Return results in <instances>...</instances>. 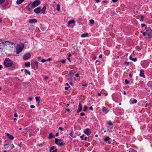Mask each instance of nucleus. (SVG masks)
Listing matches in <instances>:
<instances>
[{
  "mask_svg": "<svg viewBox=\"0 0 152 152\" xmlns=\"http://www.w3.org/2000/svg\"><path fill=\"white\" fill-rule=\"evenodd\" d=\"M67 59L70 62H71V59H70V58H67Z\"/></svg>",
  "mask_w": 152,
  "mask_h": 152,
  "instance_id": "obj_56",
  "label": "nucleus"
},
{
  "mask_svg": "<svg viewBox=\"0 0 152 152\" xmlns=\"http://www.w3.org/2000/svg\"><path fill=\"white\" fill-rule=\"evenodd\" d=\"M47 61V60H45V59H42V60H41V62H43V63H44V62H45L46 61Z\"/></svg>",
  "mask_w": 152,
  "mask_h": 152,
  "instance_id": "obj_47",
  "label": "nucleus"
},
{
  "mask_svg": "<svg viewBox=\"0 0 152 152\" xmlns=\"http://www.w3.org/2000/svg\"><path fill=\"white\" fill-rule=\"evenodd\" d=\"M118 0H112V1L113 2L115 3Z\"/></svg>",
  "mask_w": 152,
  "mask_h": 152,
  "instance_id": "obj_52",
  "label": "nucleus"
},
{
  "mask_svg": "<svg viewBox=\"0 0 152 152\" xmlns=\"http://www.w3.org/2000/svg\"><path fill=\"white\" fill-rule=\"evenodd\" d=\"M55 149H56V148L54 146H53L50 148V151H52Z\"/></svg>",
  "mask_w": 152,
  "mask_h": 152,
  "instance_id": "obj_28",
  "label": "nucleus"
},
{
  "mask_svg": "<svg viewBox=\"0 0 152 152\" xmlns=\"http://www.w3.org/2000/svg\"><path fill=\"white\" fill-rule=\"evenodd\" d=\"M66 110H67L68 111V112H69L70 111V110L69 109H68V108H66Z\"/></svg>",
  "mask_w": 152,
  "mask_h": 152,
  "instance_id": "obj_59",
  "label": "nucleus"
},
{
  "mask_svg": "<svg viewBox=\"0 0 152 152\" xmlns=\"http://www.w3.org/2000/svg\"><path fill=\"white\" fill-rule=\"evenodd\" d=\"M84 135L83 134L82 135H81L80 136V137L82 140H83L84 139Z\"/></svg>",
  "mask_w": 152,
  "mask_h": 152,
  "instance_id": "obj_40",
  "label": "nucleus"
},
{
  "mask_svg": "<svg viewBox=\"0 0 152 152\" xmlns=\"http://www.w3.org/2000/svg\"><path fill=\"white\" fill-rule=\"evenodd\" d=\"M72 132H73V131L72 130L71 131V133H70V135L72 137H73V134H72Z\"/></svg>",
  "mask_w": 152,
  "mask_h": 152,
  "instance_id": "obj_46",
  "label": "nucleus"
},
{
  "mask_svg": "<svg viewBox=\"0 0 152 152\" xmlns=\"http://www.w3.org/2000/svg\"><path fill=\"white\" fill-rule=\"evenodd\" d=\"M6 42L5 44H6V45H10V44L11 45H12V46H10V47L11 48H13L14 47H15V45L12 42H10L8 41H6V42Z\"/></svg>",
  "mask_w": 152,
  "mask_h": 152,
  "instance_id": "obj_9",
  "label": "nucleus"
},
{
  "mask_svg": "<svg viewBox=\"0 0 152 152\" xmlns=\"http://www.w3.org/2000/svg\"><path fill=\"white\" fill-rule=\"evenodd\" d=\"M145 26V24L144 23H142L141 24V26H142V27H144Z\"/></svg>",
  "mask_w": 152,
  "mask_h": 152,
  "instance_id": "obj_50",
  "label": "nucleus"
},
{
  "mask_svg": "<svg viewBox=\"0 0 152 152\" xmlns=\"http://www.w3.org/2000/svg\"><path fill=\"white\" fill-rule=\"evenodd\" d=\"M129 152H137V151L133 148H130L129 150Z\"/></svg>",
  "mask_w": 152,
  "mask_h": 152,
  "instance_id": "obj_23",
  "label": "nucleus"
},
{
  "mask_svg": "<svg viewBox=\"0 0 152 152\" xmlns=\"http://www.w3.org/2000/svg\"><path fill=\"white\" fill-rule=\"evenodd\" d=\"M87 86V84H83L82 85V86Z\"/></svg>",
  "mask_w": 152,
  "mask_h": 152,
  "instance_id": "obj_53",
  "label": "nucleus"
},
{
  "mask_svg": "<svg viewBox=\"0 0 152 152\" xmlns=\"http://www.w3.org/2000/svg\"><path fill=\"white\" fill-rule=\"evenodd\" d=\"M37 22V20H29L28 21V22L31 23H35Z\"/></svg>",
  "mask_w": 152,
  "mask_h": 152,
  "instance_id": "obj_17",
  "label": "nucleus"
},
{
  "mask_svg": "<svg viewBox=\"0 0 152 152\" xmlns=\"http://www.w3.org/2000/svg\"><path fill=\"white\" fill-rule=\"evenodd\" d=\"M98 96H100L101 95V94L100 93H99L98 94Z\"/></svg>",
  "mask_w": 152,
  "mask_h": 152,
  "instance_id": "obj_64",
  "label": "nucleus"
},
{
  "mask_svg": "<svg viewBox=\"0 0 152 152\" xmlns=\"http://www.w3.org/2000/svg\"><path fill=\"white\" fill-rule=\"evenodd\" d=\"M30 107L32 108H34L35 107V106L34 105H31L30 106Z\"/></svg>",
  "mask_w": 152,
  "mask_h": 152,
  "instance_id": "obj_54",
  "label": "nucleus"
},
{
  "mask_svg": "<svg viewBox=\"0 0 152 152\" xmlns=\"http://www.w3.org/2000/svg\"><path fill=\"white\" fill-rule=\"evenodd\" d=\"M67 55L68 56V58H69L72 56V55L71 54L69 53H68Z\"/></svg>",
  "mask_w": 152,
  "mask_h": 152,
  "instance_id": "obj_42",
  "label": "nucleus"
},
{
  "mask_svg": "<svg viewBox=\"0 0 152 152\" xmlns=\"http://www.w3.org/2000/svg\"><path fill=\"white\" fill-rule=\"evenodd\" d=\"M55 137V135H53L52 133H51L49 134L48 138L49 139H51L54 138Z\"/></svg>",
  "mask_w": 152,
  "mask_h": 152,
  "instance_id": "obj_16",
  "label": "nucleus"
},
{
  "mask_svg": "<svg viewBox=\"0 0 152 152\" xmlns=\"http://www.w3.org/2000/svg\"><path fill=\"white\" fill-rule=\"evenodd\" d=\"M35 98L36 102L38 103V105H39V103L40 101L39 97L36 96Z\"/></svg>",
  "mask_w": 152,
  "mask_h": 152,
  "instance_id": "obj_19",
  "label": "nucleus"
},
{
  "mask_svg": "<svg viewBox=\"0 0 152 152\" xmlns=\"http://www.w3.org/2000/svg\"><path fill=\"white\" fill-rule=\"evenodd\" d=\"M60 10V6L59 4L57 5V10L59 11Z\"/></svg>",
  "mask_w": 152,
  "mask_h": 152,
  "instance_id": "obj_29",
  "label": "nucleus"
},
{
  "mask_svg": "<svg viewBox=\"0 0 152 152\" xmlns=\"http://www.w3.org/2000/svg\"><path fill=\"white\" fill-rule=\"evenodd\" d=\"M46 7L45 6H44L41 10V7H38L35 9L34 10V12L36 14H39L41 12L42 13L44 14L45 13Z\"/></svg>",
  "mask_w": 152,
  "mask_h": 152,
  "instance_id": "obj_2",
  "label": "nucleus"
},
{
  "mask_svg": "<svg viewBox=\"0 0 152 152\" xmlns=\"http://www.w3.org/2000/svg\"><path fill=\"white\" fill-rule=\"evenodd\" d=\"M28 128H26L25 129V130L26 132H28Z\"/></svg>",
  "mask_w": 152,
  "mask_h": 152,
  "instance_id": "obj_62",
  "label": "nucleus"
},
{
  "mask_svg": "<svg viewBox=\"0 0 152 152\" xmlns=\"http://www.w3.org/2000/svg\"><path fill=\"white\" fill-rule=\"evenodd\" d=\"M75 21L74 20H70L68 23L67 26H68L70 27V25L73 24L75 25Z\"/></svg>",
  "mask_w": 152,
  "mask_h": 152,
  "instance_id": "obj_8",
  "label": "nucleus"
},
{
  "mask_svg": "<svg viewBox=\"0 0 152 152\" xmlns=\"http://www.w3.org/2000/svg\"><path fill=\"white\" fill-rule=\"evenodd\" d=\"M100 62L99 61L96 60V64L97 65H99L100 64Z\"/></svg>",
  "mask_w": 152,
  "mask_h": 152,
  "instance_id": "obj_37",
  "label": "nucleus"
},
{
  "mask_svg": "<svg viewBox=\"0 0 152 152\" xmlns=\"http://www.w3.org/2000/svg\"><path fill=\"white\" fill-rule=\"evenodd\" d=\"M61 131H62L63 130V129L61 127H59L58 128Z\"/></svg>",
  "mask_w": 152,
  "mask_h": 152,
  "instance_id": "obj_45",
  "label": "nucleus"
},
{
  "mask_svg": "<svg viewBox=\"0 0 152 152\" xmlns=\"http://www.w3.org/2000/svg\"><path fill=\"white\" fill-rule=\"evenodd\" d=\"M144 17L142 15H141L140 16V19H143Z\"/></svg>",
  "mask_w": 152,
  "mask_h": 152,
  "instance_id": "obj_51",
  "label": "nucleus"
},
{
  "mask_svg": "<svg viewBox=\"0 0 152 152\" xmlns=\"http://www.w3.org/2000/svg\"><path fill=\"white\" fill-rule=\"evenodd\" d=\"M31 54L29 53H26L23 56V58L25 60H26L30 58Z\"/></svg>",
  "mask_w": 152,
  "mask_h": 152,
  "instance_id": "obj_5",
  "label": "nucleus"
},
{
  "mask_svg": "<svg viewBox=\"0 0 152 152\" xmlns=\"http://www.w3.org/2000/svg\"><path fill=\"white\" fill-rule=\"evenodd\" d=\"M141 77H142L144 78L145 77V76L144 74V71L142 70H141L140 71V75Z\"/></svg>",
  "mask_w": 152,
  "mask_h": 152,
  "instance_id": "obj_15",
  "label": "nucleus"
},
{
  "mask_svg": "<svg viewBox=\"0 0 152 152\" xmlns=\"http://www.w3.org/2000/svg\"><path fill=\"white\" fill-rule=\"evenodd\" d=\"M6 42H3L1 43H0V47L4 45L5 44Z\"/></svg>",
  "mask_w": 152,
  "mask_h": 152,
  "instance_id": "obj_35",
  "label": "nucleus"
},
{
  "mask_svg": "<svg viewBox=\"0 0 152 152\" xmlns=\"http://www.w3.org/2000/svg\"><path fill=\"white\" fill-rule=\"evenodd\" d=\"M84 107V109L83 110V111H86V110L88 109V107H87L86 105Z\"/></svg>",
  "mask_w": 152,
  "mask_h": 152,
  "instance_id": "obj_30",
  "label": "nucleus"
},
{
  "mask_svg": "<svg viewBox=\"0 0 152 152\" xmlns=\"http://www.w3.org/2000/svg\"><path fill=\"white\" fill-rule=\"evenodd\" d=\"M102 111L104 113H105L106 114L109 111V110L106 107H103Z\"/></svg>",
  "mask_w": 152,
  "mask_h": 152,
  "instance_id": "obj_12",
  "label": "nucleus"
},
{
  "mask_svg": "<svg viewBox=\"0 0 152 152\" xmlns=\"http://www.w3.org/2000/svg\"><path fill=\"white\" fill-rule=\"evenodd\" d=\"M110 138L109 137L107 136L104 139V141L105 142H107L108 141V143L109 144L111 143V142L110 141H108L109 140H110Z\"/></svg>",
  "mask_w": 152,
  "mask_h": 152,
  "instance_id": "obj_13",
  "label": "nucleus"
},
{
  "mask_svg": "<svg viewBox=\"0 0 152 152\" xmlns=\"http://www.w3.org/2000/svg\"><path fill=\"white\" fill-rule=\"evenodd\" d=\"M4 65L6 67H9L12 66L10 68L11 70H13L15 68V65H12V61L9 58H6L4 61Z\"/></svg>",
  "mask_w": 152,
  "mask_h": 152,
  "instance_id": "obj_1",
  "label": "nucleus"
},
{
  "mask_svg": "<svg viewBox=\"0 0 152 152\" xmlns=\"http://www.w3.org/2000/svg\"><path fill=\"white\" fill-rule=\"evenodd\" d=\"M5 1V0H0V4H3Z\"/></svg>",
  "mask_w": 152,
  "mask_h": 152,
  "instance_id": "obj_33",
  "label": "nucleus"
},
{
  "mask_svg": "<svg viewBox=\"0 0 152 152\" xmlns=\"http://www.w3.org/2000/svg\"><path fill=\"white\" fill-rule=\"evenodd\" d=\"M125 83L126 84H128V83H129V81H128L127 80V79H126L125 80Z\"/></svg>",
  "mask_w": 152,
  "mask_h": 152,
  "instance_id": "obj_36",
  "label": "nucleus"
},
{
  "mask_svg": "<svg viewBox=\"0 0 152 152\" xmlns=\"http://www.w3.org/2000/svg\"><path fill=\"white\" fill-rule=\"evenodd\" d=\"M74 75V73H73L72 71V70H70L69 73L68 75L72 76Z\"/></svg>",
  "mask_w": 152,
  "mask_h": 152,
  "instance_id": "obj_27",
  "label": "nucleus"
},
{
  "mask_svg": "<svg viewBox=\"0 0 152 152\" xmlns=\"http://www.w3.org/2000/svg\"><path fill=\"white\" fill-rule=\"evenodd\" d=\"M137 102V100L136 99H134L132 101V104L136 103Z\"/></svg>",
  "mask_w": 152,
  "mask_h": 152,
  "instance_id": "obj_25",
  "label": "nucleus"
},
{
  "mask_svg": "<svg viewBox=\"0 0 152 152\" xmlns=\"http://www.w3.org/2000/svg\"><path fill=\"white\" fill-rule=\"evenodd\" d=\"M25 65L26 67H29L30 66V63L29 62H26L25 64Z\"/></svg>",
  "mask_w": 152,
  "mask_h": 152,
  "instance_id": "obj_22",
  "label": "nucleus"
},
{
  "mask_svg": "<svg viewBox=\"0 0 152 152\" xmlns=\"http://www.w3.org/2000/svg\"><path fill=\"white\" fill-rule=\"evenodd\" d=\"M41 2L39 0H36L33 2L30 3L28 4V6L31 7V8H33L38 6L40 4Z\"/></svg>",
  "mask_w": 152,
  "mask_h": 152,
  "instance_id": "obj_3",
  "label": "nucleus"
},
{
  "mask_svg": "<svg viewBox=\"0 0 152 152\" xmlns=\"http://www.w3.org/2000/svg\"><path fill=\"white\" fill-rule=\"evenodd\" d=\"M58 139L56 138L55 140V142L58 145Z\"/></svg>",
  "mask_w": 152,
  "mask_h": 152,
  "instance_id": "obj_26",
  "label": "nucleus"
},
{
  "mask_svg": "<svg viewBox=\"0 0 152 152\" xmlns=\"http://www.w3.org/2000/svg\"><path fill=\"white\" fill-rule=\"evenodd\" d=\"M66 60L64 59V60H61L60 61V62H62L63 64H64L65 63Z\"/></svg>",
  "mask_w": 152,
  "mask_h": 152,
  "instance_id": "obj_32",
  "label": "nucleus"
},
{
  "mask_svg": "<svg viewBox=\"0 0 152 152\" xmlns=\"http://www.w3.org/2000/svg\"><path fill=\"white\" fill-rule=\"evenodd\" d=\"M23 47H22L20 46H19L18 48H16V53L17 54H19L20 52H21L22 50Z\"/></svg>",
  "mask_w": 152,
  "mask_h": 152,
  "instance_id": "obj_6",
  "label": "nucleus"
},
{
  "mask_svg": "<svg viewBox=\"0 0 152 152\" xmlns=\"http://www.w3.org/2000/svg\"><path fill=\"white\" fill-rule=\"evenodd\" d=\"M91 131L88 128L85 129L84 131V133L87 135H89L91 134Z\"/></svg>",
  "mask_w": 152,
  "mask_h": 152,
  "instance_id": "obj_7",
  "label": "nucleus"
},
{
  "mask_svg": "<svg viewBox=\"0 0 152 152\" xmlns=\"http://www.w3.org/2000/svg\"><path fill=\"white\" fill-rule=\"evenodd\" d=\"M107 124H108L110 125H112V124L111 121H109L108 122H107Z\"/></svg>",
  "mask_w": 152,
  "mask_h": 152,
  "instance_id": "obj_39",
  "label": "nucleus"
},
{
  "mask_svg": "<svg viewBox=\"0 0 152 152\" xmlns=\"http://www.w3.org/2000/svg\"><path fill=\"white\" fill-rule=\"evenodd\" d=\"M75 76L76 77H78L79 76V75L78 74V73H77L76 74Z\"/></svg>",
  "mask_w": 152,
  "mask_h": 152,
  "instance_id": "obj_55",
  "label": "nucleus"
},
{
  "mask_svg": "<svg viewBox=\"0 0 152 152\" xmlns=\"http://www.w3.org/2000/svg\"><path fill=\"white\" fill-rule=\"evenodd\" d=\"M6 135H7V136H8L9 138L11 140H12L14 139V137L12 135H10L8 133H7Z\"/></svg>",
  "mask_w": 152,
  "mask_h": 152,
  "instance_id": "obj_14",
  "label": "nucleus"
},
{
  "mask_svg": "<svg viewBox=\"0 0 152 152\" xmlns=\"http://www.w3.org/2000/svg\"><path fill=\"white\" fill-rule=\"evenodd\" d=\"M34 63H35V66H32V68L34 69L35 70H36L38 69V62L37 61H36Z\"/></svg>",
  "mask_w": 152,
  "mask_h": 152,
  "instance_id": "obj_11",
  "label": "nucleus"
},
{
  "mask_svg": "<svg viewBox=\"0 0 152 152\" xmlns=\"http://www.w3.org/2000/svg\"><path fill=\"white\" fill-rule=\"evenodd\" d=\"M14 116L15 117H18V115L16 113H15L14 114Z\"/></svg>",
  "mask_w": 152,
  "mask_h": 152,
  "instance_id": "obj_49",
  "label": "nucleus"
},
{
  "mask_svg": "<svg viewBox=\"0 0 152 152\" xmlns=\"http://www.w3.org/2000/svg\"><path fill=\"white\" fill-rule=\"evenodd\" d=\"M142 34L143 36H145L146 35V34H147L146 31L145 32H143Z\"/></svg>",
  "mask_w": 152,
  "mask_h": 152,
  "instance_id": "obj_48",
  "label": "nucleus"
},
{
  "mask_svg": "<svg viewBox=\"0 0 152 152\" xmlns=\"http://www.w3.org/2000/svg\"><path fill=\"white\" fill-rule=\"evenodd\" d=\"M57 149H55L54 150H53V151H50V152H57Z\"/></svg>",
  "mask_w": 152,
  "mask_h": 152,
  "instance_id": "obj_34",
  "label": "nucleus"
},
{
  "mask_svg": "<svg viewBox=\"0 0 152 152\" xmlns=\"http://www.w3.org/2000/svg\"><path fill=\"white\" fill-rule=\"evenodd\" d=\"M58 134H59L58 132H57V133H56V136H58Z\"/></svg>",
  "mask_w": 152,
  "mask_h": 152,
  "instance_id": "obj_60",
  "label": "nucleus"
},
{
  "mask_svg": "<svg viewBox=\"0 0 152 152\" xmlns=\"http://www.w3.org/2000/svg\"><path fill=\"white\" fill-rule=\"evenodd\" d=\"M82 106L81 103H80L78 105V108L77 110V113H79L80 112L82 111Z\"/></svg>",
  "mask_w": 152,
  "mask_h": 152,
  "instance_id": "obj_10",
  "label": "nucleus"
},
{
  "mask_svg": "<svg viewBox=\"0 0 152 152\" xmlns=\"http://www.w3.org/2000/svg\"><path fill=\"white\" fill-rule=\"evenodd\" d=\"M64 143L62 142H61L60 143L59 142L58 144V145L59 146H63L64 145Z\"/></svg>",
  "mask_w": 152,
  "mask_h": 152,
  "instance_id": "obj_24",
  "label": "nucleus"
},
{
  "mask_svg": "<svg viewBox=\"0 0 152 152\" xmlns=\"http://www.w3.org/2000/svg\"><path fill=\"white\" fill-rule=\"evenodd\" d=\"M146 29V31L147 34L148 36V37L149 38H151L152 37V30L150 29L149 28H145Z\"/></svg>",
  "mask_w": 152,
  "mask_h": 152,
  "instance_id": "obj_4",
  "label": "nucleus"
},
{
  "mask_svg": "<svg viewBox=\"0 0 152 152\" xmlns=\"http://www.w3.org/2000/svg\"><path fill=\"white\" fill-rule=\"evenodd\" d=\"M124 63H125V64L126 66H128L129 64V62H127L125 61V62Z\"/></svg>",
  "mask_w": 152,
  "mask_h": 152,
  "instance_id": "obj_38",
  "label": "nucleus"
},
{
  "mask_svg": "<svg viewBox=\"0 0 152 152\" xmlns=\"http://www.w3.org/2000/svg\"><path fill=\"white\" fill-rule=\"evenodd\" d=\"M88 34L87 33H86L83 34H82L81 37H88Z\"/></svg>",
  "mask_w": 152,
  "mask_h": 152,
  "instance_id": "obj_18",
  "label": "nucleus"
},
{
  "mask_svg": "<svg viewBox=\"0 0 152 152\" xmlns=\"http://www.w3.org/2000/svg\"><path fill=\"white\" fill-rule=\"evenodd\" d=\"M89 22L90 23L93 24L94 23V20H90Z\"/></svg>",
  "mask_w": 152,
  "mask_h": 152,
  "instance_id": "obj_31",
  "label": "nucleus"
},
{
  "mask_svg": "<svg viewBox=\"0 0 152 152\" xmlns=\"http://www.w3.org/2000/svg\"><path fill=\"white\" fill-rule=\"evenodd\" d=\"M70 87V86H69L68 87H66L65 88V90H67Z\"/></svg>",
  "mask_w": 152,
  "mask_h": 152,
  "instance_id": "obj_44",
  "label": "nucleus"
},
{
  "mask_svg": "<svg viewBox=\"0 0 152 152\" xmlns=\"http://www.w3.org/2000/svg\"><path fill=\"white\" fill-rule=\"evenodd\" d=\"M90 109L91 110H93V107L92 106H91L90 107Z\"/></svg>",
  "mask_w": 152,
  "mask_h": 152,
  "instance_id": "obj_61",
  "label": "nucleus"
},
{
  "mask_svg": "<svg viewBox=\"0 0 152 152\" xmlns=\"http://www.w3.org/2000/svg\"><path fill=\"white\" fill-rule=\"evenodd\" d=\"M129 59H130L131 60H132L133 58H132V56H130L129 57Z\"/></svg>",
  "mask_w": 152,
  "mask_h": 152,
  "instance_id": "obj_63",
  "label": "nucleus"
},
{
  "mask_svg": "<svg viewBox=\"0 0 152 152\" xmlns=\"http://www.w3.org/2000/svg\"><path fill=\"white\" fill-rule=\"evenodd\" d=\"M80 115L81 116H83L85 115V113H80Z\"/></svg>",
  "mask_w": 152,
  "mask_h": 152,
  "instance_id": "obj_43",
  "label": "nucleus"
},
{
  "mask_svg": "<svg viewBox=\"0 0 152 152\" xmlns=\"http://www.w3.org/2000/svg\"><path fill=\"white\" fill-rule=\"evenodd\" d=\"M24 70L25 73L26 75H27V74H28L29 75H30L31 73L28 70L26 69H24Z\"/></svg>",
  "mask_w": 152,
  "mask_h": 152,
  "instance_id": "obj_21",
  "label": "nucleus"
},
{
  "mask_svg": "<svg viewBox=\"0 0 152 152\" xmlns=\"http://www.w3.org/2000/svg\"><path fill=\"white\" fill-rule=\"evenodd\" d=\"M137 58H133L132 60L133 61L136 62V61H137Z\"/></svg>",
  "mask_w": 152,
  "mask_h": 152,
  "instance_id": "obj_41",
  "label": "nucleus"
},
{
  "mask_svg": "<svg viewBox=\"0 0 152 152\" xmlns=\"http://www.w3.org/2000/svg\"><path fill=\"white\" fill-rule=\"evenodd\" d=\"M24 1V0H17L16 1V3L18 4H21Z\"/></svg>",
  "mask_w": 152,
  "mask_h": 152,
  "instance_id": "obj_20",
  "label": "nucleus"
},
{
  "mask_svg": "<svg viewBox=\"0 0 152 152\" xmlns=\"http://www.w3.org/2000/svg\"><path fill=\"white\" fill-rule=\"evenodd\" d=\"M32 99H33V98H32V97H30V98L29 99V100L31 101V100H32Z\"/></svg>",
  "mask_w": 152,
  "mask_h": 152,
  "instance_id": "obj_58",
  "label": "nucleus"
},
{
  "mask_svg": "<svg viewBox=\"0 0 152 152\" xmlns=\"http://www.w3.org/2000/svg\"><path fill=\"white\" fill-rule=\"evenodd\" d=\"M102 57V55L101 54L99 56V58H101Z\"/></svg>",
  "mask_w": 152,
  "mask_h": 152,
  "instance_id": "obj_57",
  "label": "nucleus"
}]
</instances>
